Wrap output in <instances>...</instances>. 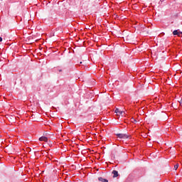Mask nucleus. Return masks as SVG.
I'll return each mask as SVG.
<instances>
[{
    "label": "nucleus",
    "instance_id": "1",
    "mask_svg": "<svg viewBox=\"0 0 182 182\" xmlns=\"http://www.w3.org/2000/svg\"><path fill=\"white\" fill-rule=\"evenodd\" d=\"M119 139H129V136L126 134H117Z\"/></svg>",
    "mask_w": 182,
    "mask_h": 182
},
{
    "label": "nucleus",
    "instance_id": "2",
    "mask_svg": "<svg viewBox=\"0 0 182 182\" xmlns=\"http://www.w3.org/2000/svg\"><path fill=\"white\" fill-rule=\"evenodd\" d=\"M173 35L177 36H181L182 32L179 31V30H175L173 31Z\"/></svg>",
    "mask_w": 182,
    "mask_h": 182
},
{
    "label": "nucleus",
    "instance_id": "3",
    "mask_svg": "<svg viewBox=\"0 0 182 182\" xmlns=\"http://www.w3.org/2000/svg\"><path fill=\"white\" fill-rule=\"evenodd\" d=\"M40 141H48V137L46 136H41L39 138Z\"/></svg>",
    "mask_w": 182,
    "mask_h": 182
},
{
    "label": "nucleus",
    "instance_id": "4",
    "mask_svg": "<svg viewBox=\"0 0 182 182\" xmlns=\"http://www.w3.org/2000/svg\"><path fill=\"white\" fill-rule=\"evenodd\" d=\"M113 177L116 178L119 176V172L117 171H112Z\"/></svg>",
    "mask_w": 182,
    "mask_h": 182
},
{
    "label": "nucleus",
    "instance_id": "5",
    "mask_svg": "<svg viewBox=\"0 0 182 182\" xmlns=\"http://www.w3.org/2000/svg\"><path fill=\"white\" fill-rule=\"evenodd\" d=\"M98 180H99V181H101V182H109V181L107 179L103 178L102 177H99Z\"/></svg>",
    "mask_w": 182,
    "mask_h": 182
},
{
    "label": "nucleus",
    "instance_id": "6",
    "mask_svg": "<svg viewBox=\"0 0 182 182\" xmlns=\"http://www.w3.org/2000/svg\"><path fill=\"white\" fill-rule=\"evenodd\" d=\"M115 113H120V114H122V112L119 111L117 108L115 109Z\"/></svg>",
    "mask_w": 182,
    "mask_h": 182
},
{
    "label": "nucleus",
    "instance_id": "7",
    "mask_svg": "<svg viewBox=\"0 0 182 182\" xmlns=\"http://www.w3.org/2000/svg\"><path fill=\"white\" fill-rule=\"evenodd\" d=\"M174 168H175V170H177V168H178V164L175 165Z\"/></svg>",
    "mask_w": 182,
    "mask_h": 182
},
{
    "label": "nucleus",
    "instance_id": "8",
    "mask_svg": "<svg viewBox=\"0 0 182 182\" xmlns=\"http://www.w3.org/2000/svg\"><path fill=\"white\" fill-rule=\"evenodd\" d=\"M132 122L133 123H137V120L134 119H132Z\"/></svg>",
    "mask_w": 182,
    "mask_h": 182
},
{
    "label": "nucleus",
    "instance_id": "9",
    "mask_svg": "<svg viewBox=\"0 0 182 182\" xmlns=\"http://www.w3.org/2000/svg\"><path fill=\"white\" fill-rule=\"evenodd\" d=\"M179 103H180V105H181V107H182V100L179 102Z\"/></svg>",
    "mask_w": 182,
    "mask_h": 182
},
{
    "label": "nucleus",
    "instance_id": "10",
    "mask_svg": "<svg viewBox=\"0 0 182 182\" xmlns=\"http://www.w3.org/2000/svg\"><path fill=\"white\" fill-rule=\"evenodd\" d=\"M0 42H2V37H0Z\"/></svg>",
    "mask_w": 182,
    "mask_h": 182
},
{
    "label": "nucleus",
    "instance_id": "11",
    "mask_svg": "<svg viewBox=\"0 0 182 182\" xmlns=\"http://www.w3.org/2000/svg\"><path fill=\"white\" fill-rule=\"evenodd\" d=\"M58 72H62V69H58Z\"/></svg>",
    "mask_w": 182,
    "mask_h": 182
},
{
    "label": "nucleus",
    "instance_id": "12",
    "mask_svg": "<svg viewBox=\"0 0 182 182\" xmlns=\"http://www.w3.org/2000/svg\"><path fill=\"white\" fill-rule=\"evenodd\" d=\"M82 62H80V64H79V65H82Z\"/></svg>",
    "mask_w": 182,
    "mask_h": 182
},
{
    "label": "nucleus",
    "instance_id": "13",
    "mask_svg": "<svg viewBox=\"0 0 182 182\" xmlns=\"http://www.w3.org/2000/svg\"><path fill=\"white\" fill-rule=\"evenodd\" d=\"M163 1H164V0H161V2H163Z\"/></svg>",
    "mask_w": 182,
    "mask_h": 182
}]
</instances>
